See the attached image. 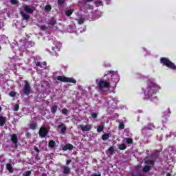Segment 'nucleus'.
I'll use <instances>...</instances> for the list:
<instances>
[{
    "mask_svg": "<svg viewBox=\"0 0 176 176\" xmlns=\"http://www.w3.org/2000/svg\"><path fill=\"white\" fill-rule=\"evenodd\" d=\"M168 113H171V111H168Z\"/></svg>",
    "mask_w": 176,
    "mask_h": 176,
    "instance_id": "nucleus-50",
    "label": "nucleus"
},
{
    "mask_svg": "<svg viewBox=\"0 0 176 176\" xmlns=\"http://www.w3.org/2000/svg\"><path fill=\"white\" fill-rule=\"evenodd\" d=\"M72 13H74V10H69L65 11V14L68 17H69V16H71V14H72Z\"/></svg>",
    "mask_w": 176,
    "mask_h": 176,
    "instance_id": "nucleus-26",
    "label": "nucleus"
},
{
    "mask_svg": "<svg viewBox=\"0 0 176 176\" xmlns=\"http://www.w3.org/2000/svg\"><path fill=\"white\" fill-rule=\"evenodd\" d=\"M47 63H46V62L43 63V65H47Z\"/></svg>",
    "mask_w": 176,
    "mask_h": 176,
    "instance_id": "nucleus-48",
    "label": "nucleus"
},
{
    "mask_svg": "<svg viewBox=\"0 0 176 176\" xmlns=\"http://www.w3.org/2000/svg\"><path fill=\"white\" fill-rule=\"evenodd\" d=\"M126 144H133V139L128 138L126 140Z\"/></svg>",
    "mask_w": 176,
    "mask_h": 176,
    "instance_id": "nucleus-34",
    "label": "nucleus"
},
{
    "mask_svg": "<svg viewBox=\"0 0 176 176\" xmlns=\"http://www.w3.org/2000/svg\"><path fill=\"white\" fill-rule=\"evenodd\" d=\"M2 111V107H0V112Z\"/></svg>",
    "mask_w": 176,
    "mask_h": 176,
    "instance_id": "nucleus-49",
    "label": "nucleus"
},
{
    "mask_svg": "<svg viewBox=\"0 0 176 176\" xmlns=\"http://www.w3.org/2000/svg\"><path fill=\"white\" fill-rule=\"evenodd\" d=\"M38 134L41 138H45V137L49 134V131L45 127L42 126L39 129Z\"/></svg>",
    "mask_w": 176,
    "mask_h": 176,
    "instance_id": "nucleus-6",
    "label": "nucleus"
},
{
    "mask_svg": "<svg viewBox=\"0 0 176 176\" xmlns=\"http://www.w3.org/2000/svg\"><path fill=\"white\" fill-rule=\"evenodd\" d=\"M57 129H60V134H65L67 133V126L64 123H60L58 125Z\"/></svg>",
    "mask_w": 176,
    "mask_h": 176,
    "instance_id": "nucleus-7",
    "label": "nucleus"
},
{
    "mask_svg": "<svg viewBox=\"0 0 176 176\" xmlns=\"http://www.w3.org/2000/svg\"><path fill=\"white\" fill-rule=\"evenodd\" d=\"M118 129H119V130H123V129H124V123L120 122Z\"/></svg>",
    "mask_w": 176,
    "mask_h": 176,
    "instance_id": "nucleus-29",
    "label": "nucleus"
},
{
    "mask_svg": "<svg viewBox=\"0 0 176 176\" xmlns=\"http://www.w3.org/2000/svg\"><path fill=\"white\" fill-rule=\"evenodd\" d=\"M166 176H172V175H171V173H166Z\"/></svg>",
    "mask_w": 176,
    "mask_h": 176,
    "instance_id": "nucleus-46",
    "label": "nucleus"
},
{
    "mask_svg": "<svg viewBox=\"0 0 176 176\" xmlns=\"http://www.w3.org/2000/svg\"><path fill=\"white\" fill-rule=\"evenodd\" d=\"M95 3L101 5V3H102V1H97L95 2Z\"/></svg>",
    "mask_w": 176,
    "mask_h": 176,
    "instance_id": "nucleus-42",
    "label": "nucleus"
},
{
    "mask_svg": "<svg viewBox=\"0 0 176 176\" xmlns=\"http://www.w3.org/2000/svg\"><path fill=\"white\" fill-rule=\"evenodd\" d=\"M63 174L64 175H68V174H70L71 173V168L67 166H63Z\"/></svg>",
    "mask_w": 176,
    "mask_h": 176,
    "instance_id": "nucleus-10",
    "label": "nucleus"
},
{
    "mask_svg": "<svg viewBox=\"0 0 176 176\" xmlns=\"http://www.w3.org/2000/svg\"><path fill=\"white\" fill-rule=\"evenodd\" d=\"M160 64H162V65H164L165 67H167V68H170V69H173V71H176V65L174 63L171 62L170 59L166 57H162L160 58Z\"/></svg>",
    "mask_w": 176,
    "mask_h": 176,
    "instance_id": "nucleus-3",
    "label": "nucleus"
},
{
    "mask_svg": "<svg viewBox=\"0 0 176 176\" xmlns=\"http://www.w3.org/2000/svg\"><path fill=\"white\" fill-rule=\"evenodd\" d=\"M11 137V142H12V144H14V145H15L16 148H17L18 145V142H19V139L17 138V135L16 134H12L10 135Z\"/></svg>",
    "mask_w": 176,
    "mask_h": 176,
    "instance_id": "nucleus-8",
    "label": "nucleus"
},
{
    "mask_svg": "<svg viewBox=\"0 0 176 176\" xmlns=\"http://www.w3.org/2000/svg\"><path fill=\"white\" fill-rule=\"evenodd\" d=\"M93 0H85L86 2H92Z\"/></svg>",
    "mask_w": 176,
    "mask_h": 176,
    "instance_id": "nucleus-47",
    "label": "nucleus"
},
{
    "mask_svg": "<svg viewBox=\"0 0 176 176\" xmlns=\"http://www.w3.org/2000/svg\"><path fill=\"white\" fill-rule=\"evenodd\" d=\"M65 2V0H58V5H63Z\"/></svg>",
    "mask_w": 176,
    "mask_h": 176,
    "instance_id": "nucleus-38",
    "label": "nucleus"
},
{
    "mask_svg": "<svg viewBox=\"0 0 176 176\" xmlns=\"http://www.w3.org/2000/svg\"><path fill=\"white\" fill-rule=\"evenodd\" d=\"M23 10H25L26 13H30V14H32V13H34V10H32V8H31V6H23Z\"/></svg>",
    "mask_w": 176,
    "mask_h": 176,
    "instance_id": "nucleus-11",
    "label": "nucleus"
},
{
    "mask_svg": "<svg viewBox=\"0 0 176 176\" xmlns=\"http://www.w3.org/2000/svg\"><path fill=\"white\" fill-rule=\"evenodd\" d=\"M49 148H54L56 146V142L53 140H51L48 142Z\"/></svg>",
    "mask_w": 176,
    "mask_h": 176,
    "instance_id": "nucleus-19",
    "label": "nucleus"
},
{
    "mask_svg": "<svg viewBox=\"0 0 176 176\" xmlns=\"http://www.w3.org/2000/svg\"><path fill=\"white\" fill-rule=\"evenodd\" d=\"M109 137H111L109 133H104L102 135V140H103V141H107Z\"/></svg>",
    "mask_w": 176,
    "mask_h": 176,
    "instance_id": "nucleus-22",
    "label": "nucleus"
},
{
    "mask_svg": "<svg viewBox=\"0 0 176 176\" xmlns=\"http://www.w3.org/2000/svg\"><path fill=\"white\" fill-rule=\"evenodd\" d=\"M9 94L10 97H16V92L13 91H11Z\"/></svg>",
    "mask_w": 176,
    "mask_h": 176,
    "instance_id": "nucleus-35",
    "label": "nucleus"
},
{
    "mask_svg": "<svg viewBox=\"0 0 176 176\" xmlns=\"http://www.w3.org/2000/svg\"><path fill=\"white\" fill-rule=\"evenodd\" d=\"M19 109H20V105H19L18 104H15L14 108V112H17Z\"/></svg>",
    "mask_w": 176,
    "mask_h": 176,
    "instance_id": "nucleus-31",
    "label": "nucleus"
},
{
    "mask_svg": "<svg viewBox=\"0 0 176 176\" xmlns=\"http://www.w3.org/2000/svg\"><path fill=\"white\" fill-rule=\"evenodd\" d=\"M109 75L111 76V79H113V76L116 75V72L113 70H109L106 72V74L104 75V78H106L96 80V83H98V88L99 90H104V89H109V87H111Z\"/></svg>",
    "mask_w": 176,
    "mask_h": 176,
    "instance_id": "nucleus-1",
    "label": "nucleus"
},
{
    "mask_svg": "<svg viewBox=\"0 0 176 176\" xmlns=\"http://www.w3.org/2000/svg\"><path fill=\"white\" fill-rule=\"evenodd\" d=\"M144 163L145 164H151V166H153V164H155V160H146Z\"/></svg>",
    "mask_w": 176,
    "mask_h": 176,
    "instance_id": "nucleus-24",
    "label": "nucleus"
},
{
    "mask_svg": "<svg viewBox=\"0 0 176 176\" xmlns=\"http://www.w3.org/2000/svg\"><path fill=\"white\" fill-rule=\"evenodd\" d=\"M71 162H72V160H67V161H66V164L68 166V164H71Z\"/></svg>",
    "mask_w": 176,
    "mask_h": 176,
    "instance_id": "nucleus-41",
    "label": "nucleus"
},
{
    "mask_svg": "<svg viewBox=\"0 0 176 176\" xmlns=\"http://www.w3.org/2000/svg\"><path fill=\"white\" fill-rule=\"evenodd\" d=\"M103 131H104V126L100 125V126H98V128H97L98 133H101Z\"/></svg>",
    "mask_w": 176,
    "mask_h": 176,
    "instance_id": "nucleus-27",
    "label": "nucleus"
},
{
    "mask_svg": "<svg viewBox=\"0 0 176 176\" xmlns=\"http://www.w3.org/2000/svg\"><path fill=\"white\" fill-rule=\"evenodd\" d=\"M151 168H152V167H151L150 166H144L142 168V172L143 173H148V171H151Z\"/></svg>",
    "mask_w": 176,
    "mask_h": 176,
    "instance_id": "nucleus-20",
    "label": "nucleus"
},
{
    "mask_svg": "<svg viewBox=\"0 0 176 176\" xmlns=\"http://www.w3.org/2000/svg\"><path fill=\"white\" fill-rule=\"evenodd\" d=\"M132 176H142V172L137 170H133L131 173Z\"/></svg>",
    "mask_w": 176,
    "mask_h": 176,
    "instance_id": "nucleus-18",
    "label": "nucleus"
},
{
    "mask_svg": "<svg viewBox=\"0 0 176 176\" xmlns=\"http://www.w3.org/2000/svg\"><path fill=\"white\" fill-rule=\"evenodd\" d=\"M6 123V118L3 116H0V126L2 127L5 126Z\"/></svg>",
    "mask_w": 176,
    "mask_h": 176,
    "instance_id": "nucleus-17",
    "label": "nucleus"
},
{
    "mask_svg": "<svg viewBox=\"0 0 176 176\" xmlns=\"http://www.w3.org/2000/svg\"><path fill=\"white\" fill-rule=\"evenodd\" d=\"M29 126L31 130H36L37 126L35 123H30Z\"/></svg>",
    "mask_w": 176,
    "mask_h": 176,
    "instance_id": "nucleus-25",
    "label": "nucleus"
},
{
    "mask_svg": "<svg viewBox=\"0 0 176 176\" xmlns=\"http://www.w3.org/2000/svg\"><path fill=\"white\" fill-rule=\"evenodd\" d=\"M126 148H127V146H126V144H119L118 146V149H120V151H124Z\"/></svg>",
    "mask_w": 176,
    "mask_h": 176,
    "instance_id": "nucleus-23",
    "label": "nucleus"
},
{
    "mask_svg": "<svg viewBox=\"0 0 176 176\" xmlns=\"http://www.w3.org/2000/svg\"><path fill=\"white\" fill-rule=\"evenodd\" d=\"M159 90H160V87L157 86V85L154 82H149L148 83L147 88L144 91V96L146 100L152 98V96H154V94H156Z\"/></svg>",
    "mask_w": 176,
    "mask_h": 176,
    "instance_id": "nucleus-2",
    "label": "nucleus"
},
{
    "mask_svg": "<svg viewBox=\"0 0 176 176\" xmlns=\"http://www.w3.org/2000/svg\"><path fill=\"white\" fill-rule=\"evenodd\" d=\"M34 151H35V152H36L37 153H39V152H41V151H39V148H38V147H36V146L34 147Z\"/></svg>",
    "mask_w": 176,
    "mask_h": 176,
    "instance_id": "nucleus-40",
    "label": "nucleus"
},
{
    "mask_svg": "<svg viewBox=\"0 0 176 176\" xmlns=\"http://www.w3.org/2000/svg\"><path fill=\"white\" fill-rule=\"evenodd\" d=\"M57 80H59V82H64L65 83H76V80L64 76H58L57 77Z\"/></svg>",
    "mask_w": 176,
    "mask_h": 176,
    "instance_id": "nucleus-4",
    "label": "nucleus"
},
{
    "mask_svg": "<svg viewBox=\"0 0 176 176\" xmlns=\"http://www.w3.org/2000/svg\"><path fill=\"white\" fill-rule=\"evenodd\" d=\"M10 2L12 5H16L17 3V0H10Z\"/></svg>",
    "mask_w": 176,
    "mask_h": 176,
    "instance_id": "nucleus-39",
    "label": "nucleus"
},
{
    "mask_svg": "<svg viewBox=\"0 0 176 176\" xmlns=\"http://www.w3.org/2000/svg\"><path fill=\"white\" fill-rule=\"evenodd\" d=\"M62 113L63 115H68V109H67L66 108L63 109Z\"/></svg>",
    "mask_w": 176,
    "mask_h": 176,
    "instance_id": "nucleus-33",
    "label": "nucleus"
},
{
    "mask_svg": "<svg viewBox=\"0 0 176 176\" xmlns=\"http://www.w3.org/2000/svg\"><path fill=\"white\" fill-rule=\"evenodd\" d=\"M74 149V145L67 144L63 147V151H72Z\"/></svg>",
    "mask_w": 176,
    "mask_h": 176,
    "instance_id": "nucleus-14",
    "label": "nucleus"
},
{
    "mask_svg": "<svg viewBox=\"0 0 176 176\" xmlns=\"http://www.w3.org/2000/svg\"><path fill=\"white\" fill-rule=\"evenodd\" d=\"M91 176H101V174H93Z\"/></svg>",
    "mask_w": 176,
    "mask_h": 176,
    "instance_id": "nucleus-44",
    "label": "nucleus"
},
{
    "mask_svg": "<svg viewBox=\"0 0 176 176\" xmlns=\"http://www.w3.org/2000/svg\"><path fill=\"white\" fill-rule=\"evenodd\" d=\"M31 175V170H28L23 173V176H30Z\"/></svg>",
    "mask_w": 176,
    "mask_h": 176,
    "instance_id": "nucleus-36",
    "label": "nucleus"
},
{
    "mask_svg": "<svg viewBox=\"0 0 176 176\" xmlns=\"http://www.w3.org/2000/svg\"><path fill=\"white\" fill-rule=\"evenodd\" d=\"M45 10L46 12H50V10H52V6L50 5H47L45 6Z\"/></svg>",
    "mask_w": 176,
    "mask_h": 176,
    "instance_id": "nucleus-28",
    "label": "nucleus"
},
{
    "mask_svg": "<svg viewBox=\"0 0 176 176\" xmlns=\"http://www.w3.org/2000/svg\"><path fill=\"white\" fill-rule=\"evenodd\" d=\"M48 25H51L52 27H54L55 24H57V21L54 17L51 18L47 23Z\"/></svg>",
    "mask_w": 176,
    "mask_h": 176,
    "instance_id": "nucleus-13",
    "label": "nucleus"
},
{
    "mask_svg": "<svg viewBox=\"0 0 176 176\" xmlns=\"http://www.w3.org/2000/svg\"><path fill=\"white\" fill-rule=\"evenodd\" d=\"M80 129L82 131H90L91 130V125L90 124H87V125H80Z\"/></svg>",
    "mask_w": 176,
    "mask_h": 176,
    "instance_id": "nucleus-9",
    "label": "nucleus"
},
{
    "mask_svg": "<svg viewBox=\"0 0 176 176\" xmlns=\"http://www.w3.org/2000/svg\"><path fill=\"white\" fill-rule=\"evenodd\" d=\"M57 52H60V50L57 47H52V51H50V53L52 56H55L56 57H58V54Z\"/></svg>",
    "mask_w": 176,
    "mask_h": 176,
    "instance_id": "nucleus-12",
    "label": "nucleus"
},
{
    "mask_svg": "<svg viewBox=\"0 0 176 176\" xmlns=\"http://www.w3.org/2000/svg\"><path fill=\"white\" fill-rule=\"evenodd\" d=\"M36 67H41V62H37L36 63Z\"/></svg>",
    "mask_w": 176,
    "mask_h": 176,
    "instance_id": "nucleus-43",
    "label": "nucleus"
},
{
    "mask_svg": "<svg viewBox=\"0 0 176 176\" xmlns=\"http://www.w3.org/2000/svg\"><path fill=\"white\" fill-rule=\"evenodd\" d=\"M58 108V106L57 105H54L53 107H51V112L54 115L57 112V109Z\"/></svg>",
    "mask_w": 176,
    "mask_h": 176,
    "instance_id": "nucleus-21",
    "label": "nucleus"
},
{
    "mask_svg": "<svg viewBox=\"0 0 176 176\" xmlns=\"http://www.w3.org/2000/svg\"><path fill=\"white\" fill-rule=\"evenodd\" d=\"M98 117V114L97 113H91L92 119H97Z\"/></svg>",
    "mask_w": 176,
    "mask_h": 176,
    "instance_id": "nucleus-32",
    "label": "nucleus"
},
{
    "mask_svg": "<svg viewBox=\"0 0 176 176\" xmlns=\"http://www.w3.org/2000/svg\"><path fill=\"white\" fill-rule=\"evenodd\" d=\"M77 21H78V24L82 25V24H83V23H85V19L80 18L77 20Z\"/></svg>",
    "mask_w": 176,
    "mask_h": 176,
    "instance_id": "nucleus-30",
    "label": "nucleus"
},
{
    "mask_svg": "<svg viewBox=\"0 0 176 176\" xmlns=\"http://www.w3.org/2000/svg\"><path fill=\"white\" fill-rule=\"evenodd\" d=\"M45 28H46V26L45 25L41 26V30H45Z\"/></svg>",
    "mask_w": 176,
    "mask_h": 176,
    "instance_id": "nucleus-45",
    "label": "nucleus"
},
{
    "mask_svg": "<svg viewBox=\"0 0 176 176\" xmlns=\"http://www.w3.org/2000/svg\"><path fill=\"white\" fill-rule=\"evenodd\" d=\"M6 169L11 174L13 173V166H12V164L8 163L6 164Z\"/></svg>",
    "mask_w": 176,
    "mask_h": 176,
    "instance_id": "nucleus-16",
    "label": "nucleus"
},
{
    "mask_svg": "<svg viewBox=\"0 0 176 176\" xmlns=\"http://www.w3.org/2000/svg\"><path fill=\"white\" fill-rule=\"evenodd\" d=\"M21 16L23 20H25V21H28V20H30V19L31 18V16H30V15H28L24 12H21Z\"/></svg>",
    "mask_w": 176,
    "mask_h": 176,
    "instance_id": "nucleus-15",
    "label": "nucleus"
},
{
    "mask_svg": "<svg viewBox=\"0 0 176 176\" xmlns=\"http://www.w3.org/2000/svg\"><path fill=\"white\" fill-rule=\"evenodd\" d=\"M109 151L111 153H113V152H115V150H114L113 146H110V147L109 148Z\"/></svg>",
    "mask_w": 176,
    "mask_h": 176,
    "instance_id": "nucleus-37",
    "label": "nucleus"
},
{
    "mask_svg": "<svg viewBox=\"0 0 176 176\" xmlns=\"http://www.w3.org/2000/svg\"><path fill=\"white\" fill-rule=\"evenodd\" d=\"M24 83L25 85L22 91L25 96H30V94H31V85H30V82L27 80H24Z\"/></svg>",
    "mask_w": 176,
    "mask_h": 176,
    "instance_id": "nucleus-5",
    "label": "nucleus"
}]
</instances>
